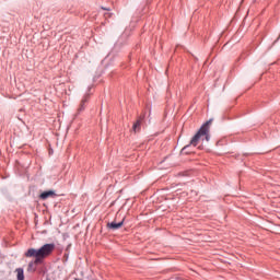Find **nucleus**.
<instances>
[{
	"label": "nucleus",
	"instance_id": "f257e3e1",
	"mask_svg": "<svg viewBox=\"0 0 280 280\" xmlns=\"http://www.w3.org/2000/svg\"><path fill=\"white\" fill-rule=\"evenodd\" d=\"M56 250V244L47 243L44 244L40 248H28L25 252V257H35V260L31 261L27 266L28 272H36V268H38L39 264H43L47 257H51L54 252Z\"/></svg>",
	"mask_w": 280,
	"mask_h": 280
},
{
	"label": "nucleus",
	"instance_id": "f03ea898",
	"mask_svg": "<svg viewBox=\"0 0 280 280\" xmlns=\"http://www.w3.org/2000/svg\"><path fill=\"white\" fill-rule=\"evenodd\" d=\"M213 122V119H209L208 121H206L197 131V133L191 138L190 143L185 145L182 149V152H187V149L190 145H194V148H196V145H198V143L200 142V138L205 137L206 141H209V139H211V136H209V130L211 128V124Z\"/></svg>",
	"mask_w": 280,
	"mask_h": 280
},
{
	"label": "nucleus",
	"instance_id": "7ed1b4c3",
	"mask_svg": "<svg viewBox=\"0 0 280 280\" xmlns=\"http://www.w3.org/2000/svg\"><path fill=\"white\" fill-rule=\"evenodd\" d=\"M91 100V94H85L80 104H79V107L77 109V115H81V113H84V110H86V106H89V102Z\"/></svg>",
	"mask_w": 280,
	"mask_h": 280
},
{
	"label": "nucleus",
	"instance_id": "20e7f679",
	"mask_svg": "<svg viewBox=\"0 0 280 280\" xmlns=\"http://www.w3.org/2000/svg\"><path fill=\"white\" fill-rule=\"evenodd\" d=\"M144 119H145V114H141L137 118L136 122L132 126L133 132H141V124H143Z\"/></svg>",
	"mask_w": 280,
	"mask_h": 280
},
{
	"label": "nucleus",
	"instance_id": "39448f33",
	"mask_svg": "<svg viewBox=\"0 0 280 280\" xmlns=\"http://www.w3.org/2000/svg\"><path fill=\"white\" fill-rule=\"evenodd\" d=\"M124 226V219L120 222H110L107 223V229H112L113 231H117V229H121Z\"/></svg>",
	"mask_w": 280,
	"mask_h": 280
},
{
	"label": "nucleus",
	"instance_id": "423d86ee",
	"mask_svg": "<svg viewBox=\"0 0 280 280\" xmlns=\"http://www.w3.org/2000/svg\"><path fill=\"white\" fill-rule=\"evenodd\" d=\"M56 196V192L54 190H47L39 195L40 200H47V198H54Z\"/></svg>",
	"mask_w": 280,
	"mask_h": 280
},
{
	"label": "nucleus",
	"instance_id": "0eeeda50",
	"mask_svg": "<svg viewBox=\"0 0 280 280\" xmlns=\"http://www.w3.org/2000/svg\"><path fill=\"white\" fill-rule=\"evenodd\" d=\"M18 280H25L23 268L15 269Z\"/></svg>",
	"mask_w": 280,
	"mask_h": 280
},
{
	"label": "nucleus",
	"instance_id": "6e6552de",
	"mask_svg": "<svg viewBox=\"0 0 280 280\" xmlns=\"http://www.w3.org/2000/svg\"><path fill=\"white\" fill-rule=\"evenodd\" d=\"M110 16H113V13H110V12L104 13V19L108 20V19H110Z\"/></svg>",
	"mask_w": 280,
	"mask_h": 280
},
{
	"label": "nucleus",
	"instance_id": "1a4fd4ad",
	"mask_svg": "<svg viewBox=\"0 0 280 280\" xmlns=\"http://www.w3.org/2000/svg\"><path fill=\"white\" fill-rule=\"evenodd\" d=\"M102 10H105L106 12H110V9L102 7Z\"/></svg>",
	"mask_w": 280,
	"mask_h": 280
}]
</instances>
